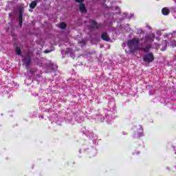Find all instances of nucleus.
Returning a JSON list of instances; mask_svg holds the SVG:
<instances>
[{
  "mask_svg": "<svg viewBox=\"0 0 176 176\" xmlns=\"http://www.w3.org/2000/svg\"><path fill=\"white\" fill-rule=\"evenodd\" d=\"M138 45H140V40L138 38H134L127 41V45L131 52H137V50H140V48L134 47V46H138Z\"/></svg>",
  "mask_w": 176,
  "mask_h": 176,
  "instance_id": "obj_1",
  "label": "nucleus"
},
{
  "mask_svg": "<svg viewBox=\"0 0 176 176\" xmlns=\"http://www.w3.org/2000/svg\"><path fill=\"white\" fill-rule=\"evenodd\" d=\"M154 60L155 56L152 52L148 53L143 56V61H144V63H148V64L153 63Z\"/></svg>",
  "mask_w": 176,
  "mask_h": 176,
  "instance_id": "obj_2",
  "label": "nucleus"
},
{
  "mask_svg": "<svg viewBox=\"0 0 176 176\" xmlns=\"http://www.w3.org/2000/svg\"><path fill=\"white\" fill-rule=\"evenodd\" d=\"M91 25H89V28L91 30H98L100 28V25H98V23L96 22L94 20H90Z\"/></svg>",
  "mask_w": 176,
  "mask_h": 176,
  "instance_id": "obj_3",
  "label": "nucleus"
},
{
  "mask_svg": "<svg viewBox=\"0 0 176 176\" xmlns=\"http://www.w3.org/2000/svg\"><path fill=\"white\" fill-rule=\"evenodd\" d=\"M23 9L20 8L19 10V27L23 26Z\"/></svg>",
  "mask_w": 176,
  "mask_h": 176,
  "instance_id": "obj_4",
  "label": "nucleus"
},
{
  "mask_svg": "<svg viewBox=\"0 0 176 176\" xmlns=\"http://www.w3.org/2000/svg\"><path fill=\"white\" fill-rule=\"evenodd\" d=\"M101 39H102V41H104L105 42H109V41H111V38L109 37V36H108V33L107 32H104L102 34Z\"/></svg>",
  "mask_w": 176,
  "mask_h": 176,
  "instance_id": "obj_5",
  "label": "nucleus"
},
{
  "mask_svg": "<svg viewBox=\"0 0 176 176\" xmlns=\"http://www.w3.org/2000/svg\"><path fill=\"white\" fill-rule=\"evenodd\" d=\"M23 61L24 64H25L26 67H28V65L31 64V56L29 54H28L27 56L23 59Z\"/></svg>",
  "mask_w": 176,
  "mask_h": 176,
  "instance_id": "obj_6",
  "label": "nucleus"
},
{
  "mask_svg": "<svg viewBox=\"0 0 176 176\" xmlns=\"http://www.w3.org/2000/svg\"><path fill=\"white\" fill-rule=\"evenodd\" d=\"M79 10L81 13H87V10L86 9L85 3H82L79 4Z\"/></svg>",
  "mask_w": 176,
  "mask_h": 176,
  "instance_id": "obj_7",
  "label": "nucleus"
},
{
  "mask_svg": "<svg viewBox=\"0 0 176 176\" xmlns=\"http://www.w3.org/2000/svg\"><path fill=\"white\" fill-rule=\"evenodd\" d=\"M162 13L164 16H168V14H170V10L167 8H164L162 10Z\"/></svg>",
  "mask_w": 176,
  "mask_h": 176,
  "instance_id": "obj_8",
  "label": "nucleus"
},
{
  "mask_svg": "<svg viewBox=\"0 0 176 176\" xmlns=\"http://www.w3.org/2000/svg\"><path fill=\"white\" fill-rule=\"evenodd\" d=\"M36 5H38V1H32L31 3L30 4V9H35V8H36Z\"/></svg>",
  "mask_w": 176,
  "mask_h": 176,
  "instance_id": "obj_9",
  "label": "nucleus"
},
{
  "mask_svg": "<svg viewBox=\"0 0 176 176\" xmlns=\"http://www.w3.org/2000/svg\"><path fill=\"white\" fill-rule=\"evenodd\" d=\"M151 37H149V36H146L144 38H141V41H144V42L142 43V45H145V43H146L148 41V39H150Z\"/></svg>",
  "mask_w": 176,
  "mask_h": 176,
  "instance_id": "obj_10",
  "label": "nucleus"
},
{
  "mask_svg": "<svg viewBox=\"0 0 176 176\" xmlns=\"http://www.w3.org/2000/svg\"><path fill=\"white\" fill-rule=\"evenodd\" d=\"M59 28H60V30H65V28H67V24H65V23L64 22H62L60 23Z\"/></svg>",
  "mask_w": 176,
  "mask_h": 176,
  "instance_id": "obj_11",
  "label": "nucleus"
},
{
  "mask_svg": "<svg viewBox=\"0 0 176 176\" xmlns=\"http://www.w3.org/2000/svg\"><path fill=\"white\" fill-rule=\"evenodd\" d=\"M15 52H16V54H18V56H20V54H21V49L20 48V47H16Z\"/></svg>",
  "mask_w": 176,
  "mask_h": 176,
  "instance_id": "obj_12",
  "label": "nucleus"
},
{
  "mask_svg": "<svg viewBox=\"0 0 176 176\" xmlns=\"http://www.w3.org/2000/svg\"><path fill=\"white\" fill-rule=\"evenodd\" d=\"M142 50H143V52H145V53H148V52L151 50V47L146 46V47L142 48Z\"/></svg>",
  "mask_w": 176,
  "mask_h": 176,
  "instance_id": "obj_13",
  "label": "nucleus"
},
{
  "mask_svg": "<svg viewBox=\"0 0 176 176\" xmlns=\"http://www.w3.org/2000/svg\"><path fill=\"white\" fill-rule=\"evenodd\" d=\"M166 49H167V44H166V43L164 44V47L161 49V51H162V52H164V51L166 50Z\"/></svg>",
  "mask_w": 176,
  "mask_h": 176,
  "instance_id": "obj_14",
  "label": "nucleus"
},
{
  "mask_svg": "<svg viewBox=\"0 0 176 176\" xmlns=\"http://www.w3.org/2000/svg\"><path fill=\"white\" fill-rule=\"evenodd\" d=\"M75 2H77V3H83L85 2V0H74Z\"/></svg>",
  "mask_w": 176,
  "mask_h": 176,
  "instance_id": "obj_15",
  "label": "nucleus"
},
{
  "mask_svg": "<svg viewBox=\"0 0 176 176\" xmlns=\"http://www.w3.org/2000/svg\"><path fill=\"white\" fill-rule=\"evenodd\" d=\"M50 52H52V51L47 50H44L45 54H47V53H50Z\"/></svg>",
  "mask_w": 176,
  "mask_h": 176,
  "instance_id": "obj_16",
  "label": "nucleus"
},
{
  "mask_svg": "<svg viewBox=\"0 0 176 176\" xmlns=\"http://www.w3.org/2000/svg\"><path fill=\"white\" fill-rule=\"evenodd\" d=\"M39 1H42V0H36V2Z\"/></svg>",
  "mask_w": 176,
  "mask_h": 176,
  "instance_id": "obj_17",
  "label": "nucleus"
}]
</instances>
